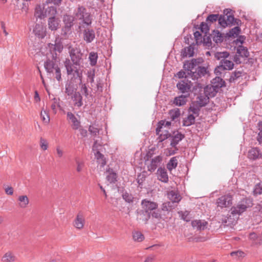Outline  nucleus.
Wrapping results in <instances>:
<instances>
[{
  "label": "nucleus",
  "instance_id": "nucleus-3",
  "mask_svg": "<svg viewBox=\"0 0 262 262\" xmlns=\"http://www.w3.org/2000/svg\"><path fill=\"white\" fill-rule=\"evenodd\" d=\"M252 201L247 198L243 199L236 206H233L231 208V213L232 215H241L245 212L248 208L252 207Z\"/></svg>",
  "mask_w": 262,
  "mask_h": 262
},
{
  "label": "nucleus",
  "instance_id": "nucleus-16",
  "mask_svg": "<svg viewBox=\"0 0 262 262\" xmlns=\"http://www.w3.org/2000/svg\"><path fill=\"white\" fill-rule=\"evenodd\" d=\"M95 38V33L94 30L90 28L83 31V39L86 43L92 42Z\"/></svg>",
  "mask_w": 262,
  "mask_h": 262
},
{
  "label": "nucleus",
  "instance_id": "nucleus-44",
  "mask_svg": "<svg viewBox=\"0 0 262 262\" xmlns=\"http://www.w3.org/2000/svg\"><path fill=\"white\" fill-rule=\"evenodd\" d=\"M173 204L170 202H167L163 203L162 205V210L165 211H170L173 209L174 207Z\"/></svg>",
  "mask_w": 262,
  "mask_h": 262
},
{
  "label": "nucleus",
  "instance_id": "nucleus-43",
  "mask_svg": "<svg viewBox=\"0 0 262 262\" xmlns=\"http://www.w3.org/2000/svg\"><path fill=\"white\" fill-rule=\"evenodd\" d=\"M253 193L254 195L262 194V182H260L255 185Z\"/></svg>",
  "mask_w": 262,
  "mask_h": 262
},
{
  "label": "nucleus",
  "instance_id": "nucleus-8",
  "mask_svg": "<svg viewBox=\"0 0 262 262\" xmlns=\"http://www.w3.org/2000/svg\"><path fill=\"white\" fill-rule=\"evenodd\" d=\"M233 67L234 63L232 61L227 59H222L220 61L219 66L215 69L214 72L216 75H220L221 74L220 70H231L233 68Z\"/></svg>",
  "mask_w": 262,
  "mask_h": 262
},
{
  "label": "nucleus",
  "instance_id": "nucleus-22",
  "mask_svg": "<svg viewBox=\"0 0 262 262\" xmlns=\"http://www.w3.org/2000/svg\"><path fill=\"white\" fill-rule=\"evenodd\" d=\"M214 89L212 86L207 85L204 88V92L205 94V96L207 98H205L204 102H199V103L203 106L205 104L207 103V101H208L209 97H213L214 96V93L213 92Z\"/></svg>",
  "mask_w": 262,
  "mask_h": 262
},
{
  "label": "nucleus",
  "instance_id": "nucleus-11",
  "mask_svg": "<svg viewBox=\"0 0 262 262\" xmlns=\"http://www.w3.org/2000/svg\"><path fill=\"white\" fill-rule=\"evenodd\" d=\"M33 33L39 38H43L47 34L46 28L42 23H36L33 28Z\"/></svg>",
  "mask_w": 262,
  "mask_h": 262
},
{
  "label": "nucleus",
  "instance_id": "nucleus-45",
  "mask_svg": "<svg viewBox=\"0 0 262 262\" xmlns=\"http://www.w3.org/2000/svg\"><path fill=\"white\" fill-rule=\"evenodd\" d=\"M40 117L45 123L48 124L50 122V119L49 115L46 111H41L40 113Z\"/></svg>",
  "mask_w": 262,
  "mask_h": 262
},
{
  "label": "nucleus",
  "instance_id": "nucleus-40",
  "mask_svg": "<svg viewBox=\"0 0 262 262\" xmlns=\"http://www.w3.org/2000/svg\"><path fill=\"white\" fill-rule=\"evenodd\" d=\"M165 134H163V132H159V134H157L159 135V137L157 140L159 142H162L164 140L167 139L170 136V134L169 133L168 130H165Z\"/></svg>",
  "mask_w": 262,
  "mask_h": 262
},
{
  "label": "nucleus",
  "instance_id": "nucleus-7",
  "mask_svg": "<svg viewBox=\"0 0 262 262\" xmlns=\"http://www.w3.org/2000/svg\"><path fill=\"white\" fill-rule=\"evenodd\" d=\"M202 62L203 59L201 58L192 59L191 60L186 61L184 64V68L187 71V74L191 77V73L194 72V71H192V70L198 66Z\"/></svg>",
  "mask_w": 262,
  "mask_h": 262
},
{
  "label": "nucleus",
  "instance_id": "nucleus-55",
  "mask_svg": "<svg viewBox=\"0 0 262 262\" xmlns=\"http://www.w3.org/2000/svg\"><path fill=\"white\" fill-rule=\"evenodd\" d=\"M179 213L181 215V218L184 221L186 222H189L190 221V217H189V212L188 211H181L179 212Z\"/></svg>",
  "mask_w": 262,
  "mask_h": 262
},
{
  "label": "nucleus",
  "instance_id": "nucleus-47",
  "mask_svg": "<svg viewBox=\"0 0 262 262\" xmlns=\"http://www.w3.org/2000/svg\"><path fill=\"white\" fill-rule=\"evenodd\" d=\"M39 145L41 149L45 151L48 148L49 143L46 139L41 137L39 140Z\"/></svg>",
  "mask_w": 262,
  "mask_h": 262
},
{
  "label": "nucleus",
  "instance_id": "nucleus-2",
  "mask_svg": "<svg viewBox=\"0 0 262 262\" xmlns=\"http://www.w3.org/2000/svg\"><path fill=\"white\" fill-rule=\"evenodd\" d=\"M67 75L70 78V80L75 81L79 79L81 82L82 78L83 67L81 65L76 66L71 63L69 59H66L64 61Z\"/></svg>",
  "mask_w": 262,
  "mask_h": 262
},
{
  "label": "nucleus",
  "instance_id": "nucleus-53",
  "mask_svg": "<svg viewBox=\"0 0 262 262\" xmlns=\"http://www.w3.org/2000/svg\"><path fill=\"white\" fill-rule=\"evenodd\" d=\"M150 214V217H151L153 219H156L158 221H160L162 218L161 214L159 210H154Z\"/></svg>",
  "mask_w": 262,
  "mask_h": 262
},
{
  "label": "nucleus",
  "instance_id": "nucleus-5",
  "mask_svg": "<svg viewBox=\"0 0 262 262\" xmlns=\"http://www.w3.org/2000/svg\"><path fill=\"white\" fill-rule=\"evenodd\" d=\"M69 54L73 63L79 66L82 63L83 54L81 50L77 47H70Z\"/></svg>",
  "mask_w": 262,
  "mask_h": 262
},
{
  "label": "nucleus",
  "instance_id": "nucleus-15",
  "mask_svg": "<svg viewBox=\"0 0 262 262\" xmlns=\"http://www.w3.org/2000/svg\"><path fill=\"white\" fill-rule=\"evenodd\" d=\"M60 20L59 18L55 16H50L48 20V28L51 31H56L60 26Z\"/></svg>",
  "mask_w": 262,
  "mask_h": 262
},
{
  "label": "nucleus",
  "instance_id": "nucleus-31",
  "mask_svg": "<svg viewBox=\"0 0 262 262\" xmlns=\"http://www.w3.org/2000/svg\"><path fill=\"white\" fill-rule=\"evenodd\" d=\"M184 137L185 136L183 134L178 132L172 137L170 142V145L172 147H176V146L184 138Z\"/></svg>",
  "mask_w": 262,
  "mask_h": 262
},
{
  "label": "nucleus",
  "instance_id": "nucleus-50",
  "mask_svg": "<svg viewBox=\"0 0 262 262\" xmlns=\"http://www.w3.org/2000/svg\"><path fill=\"white\" fill-rule=\"evenodd\" d=\"M242 76V73L239 71H235L231 75L229 81L230 82H234L238 78Z\"/></svg>",
  "mask_w": 262,
  "mask_h": 262
},
{
  "label": "nucleus",
  "instance_id": "nucleus-29",
  "mask_svg": "<svg viewBox=\"0 0 262 262\" xmlns=\"http://www.w3.org/2000/svg\"><path fill=\"white\" fill-rule=\"evenodd\" d=\"M171 125V122L169 121H166L165 120L160 121L157 125L156 128V134H159V132H163V129L169 128Z\"/></svg>",
  "mask_w": 262,
  "mask_h": 262
},
{
  "label": "nucleus",
  "instance_id": "nucleus-42",
  "mask_svg": "<svg viewBox=\"0 0 262 262\" xmlns=\"http://www.w3.org/2000/svg\"><path fill=\"white\" fill-rule=\"evenodd\" d=\"M71 32V27L68 26H64L61 29V35L64 39L67 38Z\"/></svg>",
  "mask_w": 262,
  "mask_h": 262
},
{
  "label": "nucleus",
  "instance_id": "nucleus-38",
  "mask_svg": "<svg viewBox=\"0 0 262 262\" xmlns=\"http://www.w3.org/2000/svg\"><path fill=\"white\" fill-rule=\"evenodd\" d=\"M108 174L106 176V179L110 183H114L117 181V174L112 169L107 171Z\"/></svg>",
  "mask_w": 262,
  "mask_h": 262
},
{
  "label": "nucleus",
  "instance_id": "nucleus-25",
  "mask_svg": "<svg viewBox=\"0 0 262 262\" xmlns=\"http://www.w3.org/2000/svg\"><path fill=\"white\" fill-rule=\"evenodd\" d=\"M168 198L172 204L179 202L182 198L177 191L172 190L168 193Z\"/></svg>",
  "mask_w": 262,
  "mask_h": 262
},
{
  "label": "nucleus",
  "instance_id": "nucleus-39",
  "mask_svg": "<svg viewBox=\"0 0 262 262\" xmlns=\"http://www.w3.org/2000/svg\"><path fill=\"white\" fill-rule=\"evenodd\" d=\"M89 59L90 62V64L92 66H95L97 63L98 59L97 53L94 52H91L89 54Z\"/></svg>",
  "mask_w": 262,
  "mask_h": 262
},
{
  "label": "nucleus",
  "instance_id": "nucleus-19",
  "mask_svg": "<svg viewBox=\"0 0 262 262\" xmlns=\"http://www.w3.org/2000/svg\"><path fill=\"white\" fill-rule=\"evenodd\" d=\"M70 97L74 106L79 108L83 105L82 96L79 92L75 93Z\"/></svg>",
  "mask_w": 262,
  "mask_h": 262
},
{
  "label": "nucleus",
  "instance_id": "nucleus-14",
  "mask_svg": "<svg viewBox=\"0 0 262 262\" xmlns=\"http://www.w3.org/2000/svg\"><path fill=\"white\" fill-rule=\"evenodd\" d=\"M75 81L68 80L65 86V93L69 96L77 93V86L75 84Z\"/></svg>",
  "mask_w": 262,
  "mask_h": 262
},
{
  "label": "nucleus",
  "instance_id": "nucleus-56",
  "mask_svg": "<svg viewBox=\"0 0 262 262\" xmlns=\"http://www.w3.org/2000/svg\"><path fill=\"white\" fill-rule=\"evenodd\" d=\"M52 47L55 51L61 52L63 49V46L60 42H55V45H51Z\"/></svg>",
  "mask_w": 262,
  "mask_h": 262
},
{
  "label": "nucleus",
  "instance_id": "nucleus-36",
  "mask_svg": "<svg viewBox=\"0 0 262 262\" xmlns=\"http://www.w3.org/2000/svg\"><path fill=\"white\" fill-rule=\"evenodd\" d=\"M44 7L41 5H37L35 9V16L37 18H42L45 17L46 13L43 12Z\"/></svg>",
  "mask_w": 262,
  "mask_h": 262
},
{
  "label": "nucleus",
  "instance_id": "nucleus-27",
  "mask_svg": "<svg viewBox=\"0 0 262 262\" xmlns=\"http://www.w3.org/2000/svg\"><path fill=\"white\" fill-rule=\"evenodd\" d=\"M18 202L20 208H26L29 203V200L26 195H19L18 197Z\"/></svg>",
  "mask_w": 262,
  "mask_h": 262
},
{
  "label": "nucleus",
  "instance_id": "nucleus-26",
  "mask_svg": "<svg viewBox=\"0 0 262 262\" xmlns=\"http://www.w3.org/2000/svg\"><path fill=\"white\" fill-rule=\"evenodd\" d=\"M189 94L182 95L174 98L173 103L178 106H182L186 104L187 102L186 98L189 96Z\"/></svg>",
  "mask_w": 262,
  "mask_h": 262
},
{
  "label": "nucleus",
  "instance_id": "nucleus-60",
  "mask_svg": "<svg viewBox=\"0 0 262 262\" xmlns=\"http://www.w3.org/2000/svg\"><path fill=\"white\" fill-rule=\"evenodd\" d=\"M230 255L232 257H244L245 253L242 251H233L230 253Z\"/></svg>",
  "mask_w": 262,
  "mask_h": 262
},
{
  "label": "nucleus",
  "instance_id": "nucleus-46",
  "mask_svg": "<svg viewBox=\"0 0 262 262\" xmlns=\"http://www.w3.org/2000/svg\"><path fill=\"white\" fill-rule=\"evenodd\" d=\"M45 13L46 15L48 14L50 16H55L57 13L56 8L54 6L48 7L46 10Z\"/></svg>",
  "mask_w": 262,
  "mask_h": 262
},
{
  "label": "nucleus",
  "instance_id": "nucleus-28",
  "mask_svg": "<svg viewBox=\"0 0 262 262\" xmlns=\"http://www.w3.org/2000/svg\"><path fill=\"white\" fill-rule=\"evenodd\" d=\"M260 156L261 154L260 152V150L258 148L256 147L252 148L249 150L248 152L249 158L252 160L258 159L260 157Z\"/></svg>",
  "mask_w": 262,
  "mask_h": 262
},
{
  "label": "nucleus",
  "instance_id": "nucleus-51",
  "mask_svg": "<svg viewBox=\"0 0 262 262\" xmlns=\"http://www.w3.org/2000/svg\"><path fill=\"white\" fill-rule=\"evenodd\" d=\"M241 32V29L238 27H235L232 28L229 33L230 36L236 37Z\"/></svg>",
  "mask_w": 262,
  "mask_h": 262
},
{
  "label": "nucleus",
  "instance_id": "nucleus-48",
  "mask_svg": "<svg viewBox=\"0 0 262 262\" xmlns=\"http://www.w3.org/2000/svg\"><path fill=\"white\" fill-rule=\"evenodd\" d=\"M229 56V54L227 52H216L215 54V57L218 60L222 59H226Z\"/></svg>",
  "mask_w": 262,
  "mask_h": 262
},
{
  "label": "nucleus",
  "instance_id": "nucleus-6",
  "mask_svg": "<svg viewBox=\"0 0 262 262\" xmlns=\"http://www.w3.org/2000/svg\"><path fill=\"white\" fill-rule=\"evenodd\" d=\"M232 204V196L230 194H225L219 198L216 201L217 207L221 208L230 207Z\"/></svg>",
  "mask_w": 262,
  "mask_h": 262
},
{
  "label": "nucleus",
  "instance_id": "nucleus-20",
  "mask_svg": "<svg viewBox=\"0 0 262 262\" xmlns=\"http://www.w3.org/2000/svg\"><path fill=\"white\" fill-rule=\"evenodd\" d=\"M67 119L72 123V127L74 130H77L80 126V122L75 116L71 112L67 113Z\"/></svg>",
  "mask_w": 262,
  "mask_h": 262
},
{
  "label": "nucleus",
  "instance_id": "nucleus-17",
  "mask_svg": "<svg viewBox=\"0 0 262 262\" xmlns=\"http://www.w3.org/2000/svg\"><path fill=\"white\" fill-rule=\"evenodd\" d=\"M137 220L141 221L144 224H146L150 219V214L146 212L143 209L137 211Z\"/></svg>",
  "mask_w": 262,
  "mask_h": 262
},
{
  "label": "nucleus",
  "instance_id": "nucleus-4",
  "mask_svg": "<svg viewBox=\"0 0 262 262\" xmlns=\"http://www.w3.org/2000/svg\"><path fill=\"white\" fill-rule=\"evenodd\" d=\"M46 71L50 74H55V78L59 81L61 79V71L57 63L53 60L48 59L44 63Z\"/></svg>",
  "mask_w": 262,
  "mask_h": 262
},
{
  "label": "nucleus",
  "instance_id": "nucleus-41",
  "mask_svg": "<svg viewBox=\"0 0 262 262\" xmlns=\"http://www.w3.org/2000/svg\"><path fill=\"white\" fill-rule=\"evenodd\" d=\"M59 99L54 98L52 100V104L51 105V108L52 110L53 111L54 114H56L57 113V107L60 106L59 103Z\"/></svg>",
  "mask_w": 262,
  "mask_h": 262
},
{
  "label": "nucleus",
  "instance_id": "nucleus-23",
  "mask_svg": "<svg viewBox=\"0 0 262 262\" xmlns=\"http://www.w3.org/2000/svg\"><path fill=\"white\" fill-rule=\"evenodd\" d=\"M158 180L161 182L167 183L168 181V176L166 170L161 167L158 168L157 171Z\"/></svg>",
  "mask_w": 262,
  "mask_h": 262
},
{
  "label": "nucleus",
  "instance_id": "nucleus-30",
  "mask_svg": "<svg viewBox=\"0 0 262 262\" xmlns=\"http://www.w3.org/2000/svg\"><path fill=\"white\" fill-rule=\"evenodd\" d=\"M194 54V48L189 46V47L184 48L181 52V56L183 57H192Z\"/></svg>",
  "mask_w": 262,
  "mask_h": 262
},
{
  "label": "nucleus",
  "instance_id": "nucleus-9",
  "mask_svg": "<svg viewBox=\"0 0 262 262\" xmlns=\"http://www.w3.org/2000/svg\"><path fill=\"white\" fill-rule=\"evenodd\" d=\"M85 224V219L83 213L79 211L76 214L73 222V226L77 230H82Z\"/></svg>",
  "mask_w": 262,
  "mask_h": 262
},
{
  "label": "nucleus",
  "instance_id": "nucleus-62",
  "mask_svg": "<svg viewBox=\"0 0 262 262\" xmlns=\"http://www.w3.org/2000/svg\"><path fill=\"white\" fill-rule=\"evenodd\" d=\"M200 29L202 32L207 33L209 31V27L208 25L205 23H202L200 25Z\"/></svg>",
  "mask_w": 262,
  "mask_h": 262
},
{
  "label": "nucleus",
  "instance_id": "nucleus-63",
  "mask_svg": "<svg viewBox=\"0 0 262 262\" xmlns=\"http://www.w3.org/2000/svg\"><path fill=\"white\" fill-rule=\"evenodd\" d=\"M226 20L228 25H232L234 24L235 18L232 15H227L226 17Z\"/></svg>",
  "mask_w": 262,
  "mask_h": 262
},
{
  "label": "nucleus",
  "instance_id": "nucleus-49",
  "mask_svg": "<svg viewBox=\"0 0 262 262\" xmlns=\"http://www.w3.org/2000/svg\"><path fill=\"white\" fill-rule=\"evenodd\" d=\"M133 236L135 241L139 242L142 241L144 238V235L140 232L138 231L134 232Z\"/></svg>",
  "mask_w": 262,
  "mask_h": 262
},
{
  "label": "nucleus",
  "instance_id": "nucleus-54",
  "mask_svg": "<svg viewBox=\"0 0 262 262\" xmlns=\"http://www.w3.org/2000/svg\"><path fill=\"white\" fill-rule=\"evenodd\" d=\"M214 35L213 37V40L215 42H221L222 41L223 36L221 33H220L218 31L216 32L214 31Z\"/></svg>",
  "mask_w": 262,
  "mask_h": 262
},
{
  "label": "nucleus",
  "instance_id": "nucleus-1",
  "mask_svg": "<svg viewBox=\"0 0 262 262\" xmlns=\"http://www.w3.org/2000/svg\"><path fill=\"white\" fill-rule=\"evenodd\" d=\"M74 16L75 19L80 21V25L86 26H90L93 19V16L91 13L84 7L80 5H78L74 10Z\"/></svg>",
  "mask_w": 262,
  "mask_h": 262
},
{
  "label": "nucleus",
  "instance_id": "nucleus-59",
  "mask_svg": "<svg viewBox=\"0 0 262 262\" xmlns=\"http://www.w3.org/2000/svg\"><path fill=\"white\" fill-rule=\"evenodd\" d=\"M218 20L219 23L220 24V25L224 28H225L226 26L228 25L225 16H220V17H219Z\"/></svg>",
  "mask_w": 262,
  "mask_h": 262
},
{
  "label": "nucleus",
  "instance_id": "nucleus-52",
  "mask_svg": "<svg viewBox=\"0 0 262 262\" xmlns=\"http://www.w3.org/2000/svg\"><path fill=\"white\" fill-rule=\"evenodd\" d=\"M123 199L128 203H131L133 202L134 197L132 194L127 192H125L122 194Z\"/></svg>",
  "mask_w": 262,
  "mask_h": 262
},
{
  "label": "nucleus",
  "instance_id": "nucleus-21",
  "mask_svg": "<svg viewBox=\"0 0 262 262\" xmlns=\"http://www.w3.org/2000/svg\"><path fill=\"white\" fill-rule=\"evenodd\" d=\"M162 160V158L160 156H156L154 158L152 159L150 164L147 166L148 170L150 172L154 171Z\"/></svg>",
  "mask_w": 262,
  "mask_h": 262
},
{
  "label": "nucleus",
  "instance_id": "nucleus-64",
  "mask_svg": "<svg viewBox=\"0 0 262 262\" xmlns=\"http://www.w3.org/2000/svg\"><path fill=\"white\" fill-rule=\"evenodd\" d=\"M89 130L91 132V134L95 136L97 135V134L99 133V129L93 125L90 126Z\"/></svg>",
  "mask_w": 262,
  "mask_h": 262
},
{
  "label": "nucleus",
  "instance_id": "nucleus-32",
  "mask_svg": "<svg viewBox=\"0 0 262 262\" xmlns=\"http://www.w3.org/2000/svg\"><path fill=\"white\" fill-rule=\"evenodd\" d=\"M178 157L171 158L167 164L166 167L169 171H171L172 169L177 167L178 164Z\"/></svg>",
  "mask_w": 262,
  "mask_h": 262
},
{
  "label": "nucleus",
  "instance_id": "nucleus-57",
  "mask_svg": "<svg viewBox=\"0 0 262 262\" xmlns=\"http://www.w3.org/2000/svg\"><path fill=\"white\" fill-rule=\"evenodd\" d=\"M189 113H191L195 117H198L199 114V109L194 106H190L189 110Z\"/></svg>",
  "mask_w": 262,
  "mask_h": 262
},
{
  "label": "nucleus",
  "instance_id": "nucleus-33",
  "mask_svg": "<svg viewBox=\"0 0 262 262\" xmlns=\"http://www.w3.org/2000/svg\"><path fill=\"white\" fill-rule=\"evenodd\" d=\"M195 117L193 114H189L187 117L184 118L183 120V125L189 126L193 124L195 122Z\"/></svg>",
  "mask_w": 262,
  "mask_h": 262
},
{
  "label": "nucleus",
  "instance_id": "nucleus-10",
  "mask_svg": "<svg viewBox=\"0 0 262 262\" xmlns=\"http://www.w3.org/2000/svg\"><path fill=\"white\" fill-rule=\"evenodd\" d=\"M141 206L142 209L149 213H150L153 211L157 210L158 207V204L156 202L151 201L147 199H144L142 200Z\"/></svg>",
  "mask_w": 262,
  "mask_h": 262
},
{
  "label": "nucleus",
  "instance_id": "nucleus-24",
  "mask_svg": "<svg viewBox=\"0 0 262 262\" xmlns=\"http://www.w3.org/2000/svg\"><path fill=\"white\" fill-rule=\"evenodd\" d=\"M15 260V254L10 251L6 252L1 259L2 262H14Z\"/></svg>",
  "mask_w": 262,
  "mask_h": 262
},
{
  "label": "nucleus",
  "instance_id": "nucleus-12",
  "mask_svg": "<svg viewBox=\"0 0 262 262\" xmlns=\"http://www.w3.org/2000/svg\"><path fill=\"white\" fill-rule=\"evenodd\" d=\"M192 85L190 81L187 79L181 80L177 84V87L179 90L183 94H189V92Z\"/></svg>",
  "mask_w": 262,
  "mask_h": 262
},
{
  "label": "nucleus",
  "instance_id": "nucleus-35",
  "mask_svg": "<svg viewBox=\"0 0 262 262\" xmlns=\"http://www.w3.org/2000/svg\"><path fill=\"white\" fill-rule=\"evenodd\" d=\"M236 53L242 57H248L249 55L248 49L243 46H238Z\"/></svg>",
  "mask_w": 262,
  "mask_h": 262
},
{
  "label": "nucleus",
  "instance_id": "nucleus-34",
  "mask_svg": "<svg viewBox=\"0 0 262 262\" xmlns=\"http://www.w3.org/2000/svg\"><path fill=\"white\" fill-rule=\"evenodd\" d=\"M75 17L74 16H71L70 15H64L63 17V21L64 26L71 27L74 25V20Z\"/></svg>",
  "mask_w": 262,
  "mask_h": 262
},
{
  "label": "nucleus",
  "instance_id": "nucleus-13",
  "mask_svg": "<svg viewBox=\"0 0 262 262\" xmlns=\"http://www.w3.org/2000/svg\"><path fill=\"white\" fill-rule=\"evenodd\" d=\"M209 73V70L207 67L198 66L193 73H191V78L192 79H198Z\"/></svg>",
  "mask_w": 262,
  "mask_h": 262
},
{
  "label": "nucleus",
  "instance_id": "nucleus-37",
  "mask_svg": "<svg viewBox=\"0 0 262 262\" xmlns=\"http://www.w3.org/2000/svg\"><path fill=\"white\" fill-rule=\"evenodd\" d=\"M169 115L171 119L173 121L178 119L181 115L180 110L178 108H175L169 111Z\"/></svg>",
  "mask_w": 262,
  "mask_h": 262
},
{
  "label": "nucleus",
  "instance_id": "nucleus-58",
  "mask_svg": "<svg viewBox=\"0 0 262 262\" xmlns=\"http://www.w3.org/2000/svg\"><path fill=\"white\" fill-rule=\"evenodd\" d=\"M95 77V70H90L88 72V80L91 83H93L94 81Z\"/></svg>",
  "mask_w": 262,
  "mask_h": 262
},
{
  "label": "nucleus",
  "instance_id": "nucleus-61",
  "mask_svg": "<svg viewBox=\"0 0 262 262\" xmlns=\"http://www.w3.org/2000/svg\"><path fill=\"white\" fill-rule=\"evenodd\" d=\"M218 18V14H210L207 17L206 20L211 23H213L214 21H215Z\"/></svg>",
  "mask_w": 262,
  "mask_h": 262
},
{
  "label": "nucleus",
  "instance_id": "nucleus-18",
  "mask_svg": "<svg viewBox=\"0 0 262 262\" xmlns=\"http://www.w3.org/2000/svg\"><path fill=\"white\" fill-rule=\"evenodd\" d=\"M191 225L198 230H204L207 228L208 222L205 220H196L191 222Z\"/></svg>",
  "mask_w": 262,
  "mask_h": 262
}]
</instances>
